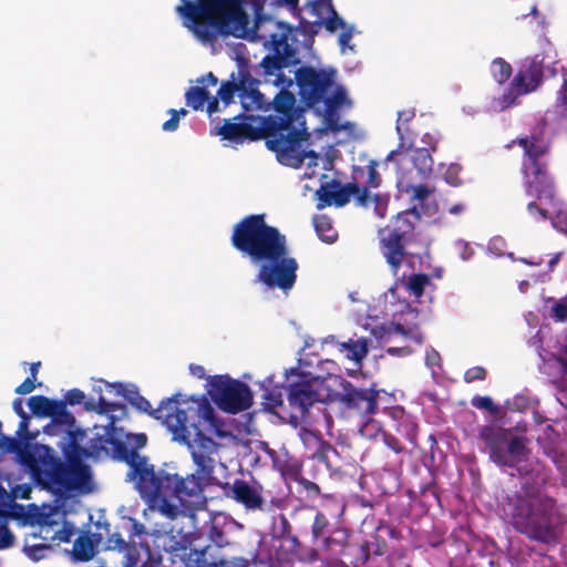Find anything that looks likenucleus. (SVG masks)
Masks as SVG:
<instances>
[{
	"mask_svg": "<svg viewBox=\"0 0 567 567\" xmlns=\"http://www.w3.org/2000/svg\"><path fill=\"white\" fill-rule=\"evenodd\" d=\"M35 379L28 377L17 389L16 393L18 394H29L31 393L35 388Z\"/></svg>",
	"mask_w": 567,
	"mask_h": 567,
	"instance_id": "55",
	"label": "nucleus"
},
{
	"mask_svg": "<svg viewBox=\"0 0 567 567\" xmlns=\"http://www.w3.org/2000/svg\"><path fill=\"white\" fill-rule=\"evenodd\" d=\"M189 371L194 377H196L198 379H202L205 377V369L202 365L190 364Z\"/></svg>",
	"mask_w": 567,
	"mask_h": 567,
	"instance_id": "64",
	"label": "nucleus"
},
{
	"mask_svg": "<svg viewBox=\"0 0 567 567\" xmlns=\"http://www.w3.org/2000/svg\"><path fill=\"white\" fill-rule=\"evenodd\" d=\"M72 555L75 560H90L94 556L92 539L87 535L79 536L73 544Z\"/></svg>",
	"mask_w": 567,
	"mask_h": 567,
	"instance_id": "35",
	"label": "nucleus"
},
{
	"mask_svg": "<svg viewBox=\"0 0 567 567\" xmlns=\"http://www.w3.org/2000/svg\"><path fill=\"white\" fill-rule=\"evenodd\" d=\"M260 389L264 390V405L269 411H275L284 403L282 392L275 381V375L271 374L265 380L259 382Z\"/></svg>",
	"mask_w": 567,
	"mask_h": 567,
	"instance_id": "32",
	"label": "nucleus"
},
{
	"mask_svg": "<svg viewBox=\"0 0 567 567\" xmlns=\"http://www.w3.org/2000/svg\"><path fill=\"white\" fill-rule=\"evenodd\" d=\"M396 162L400 166H404L408 163L413 164V168L406 173H399L396 186L402 195H406L412 202L411 214L421 217V215L432 216L436 212V205L433 200V189L424 184L433 172V159L430 154V150L426 147H420L410 152H402L401 148L391 151L384 164L388 165L392 162Z\"/></svg>",
	"mask_w": 567,
	"mask_h": 567,
	"instance_id": "12",
	"label": "nucleus"
},
{
	"mask_svg": "<svg viewBox=\"0 0 567 567\" xmlns=\"http://www.w3.org/2000/svg\"><path fill=\"white\" fill-rule=\"evenodd\" d=\"M360 434L368 439H374L378 434L382 435L379 423L374 420H368L360 426Z\"/></svg>",
	"mask_w": 567,
	"mask_h": 567,
	"instance_id": "45",
	"label": "nucleus"
},
{
	"mask_svg": "<svg viewBox=\"0 0 567 567\" xmlns=\"http://www.w3.org/2000/svg\"><path fill=\"white\" fill-rule=\"evenodd\" d=\"M323 343H336L338 351L348 360L353 362L355 370H360L363 359L369 351L368 340L365 338H358L355 340L349 339L348 341H336L334 336H329L323 339Z\"/></svg>",
	"mask_w": 567,
	"mask_h": 567,
	"instance_id": "24",
	"label": "nucleus"
},
{
	"mask_svg": "<svg viewBox=\"0 0 567 567\" xmlns=\"http://www.w3.org/2000/svg\"><path fill=\"white\" fill-rule=\"evenodd\" d=\"M258 85L259 81L251 76L244 61H239L237 72H233L229 79L221 83L217 95L226 106L233 103L237 95L245 111H268L270 103L265 100Z\"/></svg>",
	"mask_w": 567,
	"mask_h": 567,
	"instance_id": "15",
	"label": "nucleus"
},
{
	"mask_svg": "<svg viewBox=\"0 0 567 567\" xmlns=\"http://www.w3.org/2000/svg\"><path fill=\"white\" fill-rule=\"evenodd\" d=\"M249 117L250 116H245L241 118L240 116H236L234 118L235 122L226 121L219 128L218 134L223 138L234 141L236 143H241L247 137H254L249 134L248 128L251 126V123L257 122L249 120Z\"/></svg>",
	"mask_w": 567,
	"mask_h": 567,
	"instance_id": "28",
	"label": "nucleus"
},
{
	"mask_svg": "<svg viewBox=\"0 0 567 567\" xmlns=\"http://www.w3.org/2000/svg\"><path fill=\"white\" fill-rule=\"evenodd\" d=\"M302 359L299 365L285 370L286 380L295 379L289 384V405L300 415L316 402H339L348 411L364 416L377 408L375 393L370 390L355 389L338 374H315L305 369Z\"/></svg>",
	"mask_w": 567,
	"mask_h": 567,
	"instance_id": "6",
	"label": "nucleus"
},
{
	"mask_svg": "<svg viewBox=\"0 0 567 567\" xmlns=\"http://www.w3.org/2000/svg\"><path fill=\"white\" fill-rule=\"evenodd\" d=\"M208 393L216 405L228 413H238L250 408L252 393L250 388L227 375H215L208 380Z\"/></svg>",
	"mask_w": 567,
	"mask_h": 567,
	"instance_id": "16",
	"label": "nucleus"
},
{
	"mask_svg": "<svg viewBox=\"0 0 567 567\" xmlns=\"http://www.w3.org/2000/svg\"><path fill=\"white\" fill-rule=\"evenodd\" d=\"M382 437H383L385 445L389 449L393 450L396 453H399L401 451L400 443L395 437H393L391 435H386L385 433H382Z\"/></svg>",
	"mask_w": 567,
	"mask_h": 567,
	"instance_id": "61",
	"label": "nucleus"
},
{
	"mask_svg": "<svg viewBox=\"0 0 567 567\" xmlns=\"http://www.w3.org/2000/svg\"><path fill=\"white\" fill-rule=\"evenodd\" d=\"M51 449L44 445H34L20 453L21 463L28 467L32 475H38L42 466L48 464Z\"/></svg>",
	"mask_w": 567,
	"mask_h": 567,
	"instance_id": "27",
	"label": "nucleus"
},
{
	"mask_svg": "<svg viewBox=\"0 0 567 567\" xmlns=\"http://www.w3.org/2000/svg\"><path fill=\"white\" fill-rule=\"evenodd\" d=\"M408 217L406 212L398 213L391 228L380 231L381 252L399 284V289L413 298V301H419L431 280L424 274H410L414 257L405 252L403 246L404 237L413 229Z\"/></svg>",
	"mask_w": 567,
	"mask_h": 567,
	"instance_id": "11",
	"label": "nucleus"
},
{
	"mask_svg": "<svg viewBox=\"0 0 567 567\" xmlns=\"http://www.w3.org/2000/svg\"><path fill=\"white\" fill-rule=\"evenodd\" d=\"M14 543V536L8 528V516L0 511V549H7Z\"/></svg>",
	"mask_w": 567,
	"mask_h": 567,
	"instance_id": "42",
	"label": "nucleus"
},
{
	"mask_svg": "<svg viewBox=\"0 0 567 567\" xmlns=\"http://www.w3.org/2000/svg\"><path fill=\"white\" fill-rule=\"evenodd\" d=\"M299 437L305 447L308 449L312 454H316L320 450L321 439L316 432L308 429H301L299 432Z\"/></svg>",
	"mask_w": 567,
	"mask_h": 567,
	"instance_id": "40",
	"label": "nucleus"
},
{
	"mask_svg": "<svg viewBox=\"0 0 567 567\" xmlns=\"http://www.w3.org/2000/svg\"><path fill=\"white\" fill-rule=\"evenodd\" d=\"M110 548L117 549L123 553V566L124 567H153L147 565L144 559H148L151 550L147 544L135 542L126 543L120 534H113L109 537Z\"/></svg>",
	"mask_w": 567,
	"mask_h": 567,
	"instance_id": "22",
	"label": "nucleus"
},
{
	"mask_svg": "<svg viewBox=\"0 0 567 567\" xmlns=\"http://www.w3.org/2000/svg\"><path fill=\"white\" fill-rule=\"evenodd\" d=\"M550 317L558 322L567 320V293L558 299L550 298Z\"/></svg>",
	"mask_w": 567,
	"mask_h": 567,
	"instance_id": "39",
	"label": "nucleus"
},
{
	"mask_svg": "<svg viewBox=\"0 0 567 567\" xmlns=\"http://www.w3.org/2000/svg\"><path fill=\"white\" fill-rule=\"evenodd\" d=\"M28 405L33 414L52 417V422L44 427V433L48 435L69 436L70 431H81L75 427L74 416L66 412L63 405L45 396H31Z\"/></svg>",
	"mask_w": 567,
	"mask_h": 567,
	"instance_id": "17",
	"label": "nucleus"
},
{
	"mask_svg": "<svg viewBox=\"0 0 567 567\" xmlns=\"http://www.w3.org/2000/svg\"><path fill=\"white\" fill-rule=\"evenodd\" d=\"M296 81L299 93L308 105L324 102L328 128L339 130L332 123V114L349 101L344 87L336 83V71L333 69L301 68L296 73Z\"/></svg>",
	"mask_w": 567,
	"mask_h": 567,
	"instance_id": "14",
	"label": "nucleus"
},
{
	"mask_svg": "<svg viewBox=\"0 0 567 567\" xmlns=\"http://www.w3.org/2000/svg\"><path fill=\"white\" fill-rule=\"evenodd\" d=\"M49 549L45 544L25 545L24 551L32 560H40L44 557V551Z\"/></svg>",
	"mask_w": 567,
	"mask_h": 567,
	"instance_id": "47",
	"label": "nucleus"
},
{
	"mask_svg": "<svg viewBox=\"0 0 567 567\" xmlns=\"http://www.w3.org/2000/svg\"><path fill=\"white\" fill-rule=\"evenodd\" d=\"M465 210H466V206H465V204H463V203H456V204L452 205V206L447 209V212H449L451 215H455V216L463 214Z\"/></svg>",
	"mask_w": 567,
	"mask_h": 567,
	"instance_id": "63",
	"label": "nucleus"
},
{
	"mask_svg": "<svg viewBox=\"0 0 567 567\" xmlns=\"http://www.w3.org/2000/svg\"><path fill=\"white\" fill-rule=\"evenodd\" d=\"M127 415V413L125 414ZM126 416H124L122 420H118L114 423V426L116 427L117 432L121 433V440L117 442H110L107 445H121L122 443H128L130 445H133L135 447H143L146 444V435L141 434H128L125 433L123 427L118 426L117 423L122 422Z\"/></svg>",
	"mask_w": 567,
	"mask_h": 567,
	"instance_id": "37",
	"label": "nucleus"
},
{
	"mask_svg": "<svg viewBox=\"0 0 567 567\" xmlns=\"http://www.w3.org/2000/svg\"><path fill=\"white\" fill-rule=\"evenodd\" d=\"M328 526V519L327 517L321 514V513H317L316 517H315V522H313V525H312V535L315 538H319L323 535V532L326 529V527Z\"/></svg>",
	"mask_w": 567,
	"mask_h": 567,
	"instance_id": "50",
	"label": "nucleus"
},
{
	"mask_svg": "<svg viewBox=\"0 0 567 567\" xmlns=\"http://www.w3.org/2000/svg\"><path fill=\"white\" fill-rule=\"evenodd\" d=\"M122 528L127 533L132 540L135 537L140 538L146 534L145 526L133 517H123Z\"/></svg>",
	"mask_w": 567,
	"mask_h": 567,
	"instance_id": "41",
	"label": "nucleus"
},
{
	"mask_svg": "<svg viewBox=\"0 0 567 567\" xmlns=\"http://www.w3.org/2000/svg\"><path fill=\"white\" fill-rule=\"evenodd\" d=\"M440 362V354L434 349H430L426 351L425 355V363L429 368L433 369L434 367L439 365Z\"/></svg>",
	"mask_w": 567,
	"mask_h": 567,
	"instance_id": "60",
	"label": "nucleus"
},
{
	"mask_svg": "<svg viewBox=\"0 0 567 567\" xmlns=\"http://www.w3.org/2000/svg\"><path fill=\"white\" fill-rule=\"evenodd\" d=\"M103 388H105L106 390H114L116 394L126 398L137 410L150 413L156 420H159V417L155 415V412L159 410L163 405H165L167 402L179 404L187 400L182 399V395L177 394L174 395L173 398L163 400L157 409L152 410L151 403L145 398L138 394L136 388L133 384L109 383L101 381L97 385H94L93 389L95 392L101 393L103 391ZM161 421L164 422V419H161ZM163 424L165 425V423Z\"/></svg>",
	"mask_w": 567,
	"mask_h": 567,
	"instance_id": "20",
	"label": "nucleus"
},
{
	"mask_svg": "<svg viewBox=\"0 0 567 567\" xmlns=\"http://www.w3.org/2000/svg\"><path fill=\"white\" fill-rule=\"evenodd\" d=\"M415 113L413 110H404L398 113L396 121V133L400 138V147L403 148L406 143H410L409 130L405 127L413 117Z\"/></svg>",
	"mask_w": 567,
	"mask_h": 567,
	"instance_id": "36",
	"label": "nucleus"
},
{
	"mask_svg": "<svg viewBox=\"0 0 567 567\" xmlns=\"http://www.w3.org/2000/svg\"><path fill=\"white\" fill-rule=\"evenodd\" d=\"M156 542L159 547H163L165 551L175 553L182 549H186L188 537L182 530H178L176 535L171 532H163L156 535Z\"/></svg>",
	"mask_w": 567,
	"mask_h": 567,
	"instance_id": "33",
	"label": "nucleus"
},
{
	"mask_svg": "<svg viewBox=\"0 0 567 567\" xmlns=\"http://www.w3.org/2000/svg\"><path fill=\"white\" fill-rule=\"evenodd\" d=\"M516 143L524 152L523 174L527 193L538 199V203L527 205L529 215L536 220L550 219L554 228L567 234V205L555 199L551 181L545 169L548 143L538 135L519 138Z\"/></svg>",
	"mask_w": 567,
	"mask_h": 567,
	"instance_id": "8",
	"label": "nucleus"
},
{
	"mask_svg": "<svg viewBox=\"0 0 567 567\" xmlns=\"http://www.w3.org/2000/svg\"><path fill=\"white\" fill-rule=\"evenodd\" d=\"M457 173H458L457 165L450 166L445 174L446 182L453 186L458 185L461 181L457 178Z\"/></svg>",
	"mask_w": 567,
	"mask_h": 567,
	"instance_id": "59",
	"label": "nucleus"
},
{
	"mask_svg": "<svg viewBox=\"0 0 567 567\" xmlns=\"http://www.w3.org/2000/svg\"><path fill=\"white\" fill-rule=\"evenodd\" d=\"M276 4L287 8L292 14H299V0H276Z\"/></svg>",
	"mask_w": 567,
	"mask_h": 567,
	"instance_id": "58",
	"label": "nucleus"
},
{
	"mask_svg": "<svg viewBox=\"0 0 567 567\" xmlns=\"http://www.w3.org/2000/svg\"><path fill=\"white\" fill-rule=\"evenodd\" d=\"M268 455L270 456L274 467L280 472H285L287 468V460L288 454L285 451L276 452L274 450H267Z\"/></svg>",
	"mask_w": 567,
	"mask_h": 567,
	"instance_id": "44",
	"label": "nucleus"
},
{
	"mask_svg": "<svg viewBox=\"0 0 567 567\" xmlns=\"http://www.w3.org/2000/svg\"><path fill=\"white\" fill-rule=\"evenodd\" d=\"M228 495L247 509H259L264 503L262 487L257 482L235 480Z\"/></svg>",
	"mask_w": 567,
	"mask_h": 567,
	"instance_id": "23",
	"label": "nucleus"
},
{
	"mask_svg": "<svg viewBox=\"0 0 567 567\" xmlns=\"http://www.w3.org/2000/svg\"><path fill=\"white\" fill-rule=\"evenodd\" d=\"M454 247L458 254V256L461 257V259L463 260H470L473 255H474V251H473V248L470 246V244L463 239H457L455 243H454Z\"/></svg>",
	"mask_w": 567,
	"mask_h": 567,
	"instance_id": "49",
	"label": "nucleus"
},
{
	"mask_svg": "<svg viewBox=\"0 0 567 567\" xmlns=\"http://www.w3.org/2000/svg\"><path fill=\"white\" fill-rule=\"evenodd\" d=\"M85 409L95 414V423L91 431L92 436L84 442L86 431H70L69 436H62L58 445L68 460V465L59 472V480L66 489L89 493L92 491V473L87 465H83L82 458H99L107 454V443L121 440L114 423L126 414L123 404L110 403L103 396L97 401L85 402Z\"/></svg>",
	"mask_w": 567,
	"mask_h": 567,
	"instance_id": "4",
	"label": "nucleus"
},
{
	"mask_svg": "<svg viewBox=\"0 0 567 567\" xmlns=\"http://www.w3.org/2000/svg\"><path fill=\"white\" fill-rule=\"evenodd\" d=\"M33 519L44 540L68 543L74 535V525L65 520V512L58 504L42 505Z\"/></svg>",
	"mask_w": 567,
	"mask_h": 567,
	"instance_id": "18",
	"label": "nucleus"
},
{
	"mask_svg": "<svg viewBox=\"0 0 567 567\" xmlns=\"http://www.w3.org/2000/svg\"><path fill=\"white\" fill-rule=\"evenodd\" d=\"M177 12L184 25L202 42H210L219 34L244 37L249 19L241 0H181Z\"/></svg>",
	"mask_w": 567,
	"mask_h": 567,
	"instance_id": "9",
	"label": "nucleus"
},
{
	"mask_svg": "<svg viewBox=\"0 0 567 567\" xmlns=\"http://www.w3.org/2000/svg\"><path fill=\"white\" fill-rule=\"evenodd\" d=\"M327 30L329 32H336L340 30V34L338 37V44L340 47V52L343 55L349 53H354V45L351 44V40L354 34V25L348 24L342 18H334L327 22Z\"/></svg>",
	"mask_w": 567,
	"mask_h": 567,
	"instance_id": "30",
	"label": "nucleus"
},
{
	"mask_svg": "<svg viewBox=\"0 0 567 567\" xmlns=\"http://www.w3.org/2000/svg\"><path fill=\"white\" fill-rule=\"evenodd\" d=\"M281 89L272 104L276 114L267 117H249L257 122L261 134L266 136L267 147L276 153L277 159L286 166L298 168L305 159L317 165L316 152L309 148V133L303 112L296 109V97Z\"/></svg>",
	"mask_w": 567,
	"mask_h": 567,
	"instance_id": "7",
	"label": "nucleus"
},
{
	"mask_svg": "<svg viewBox=\"0 0 567 567\" xmlns=\"http://www.w3.org/2000/svg\"><path fill=\"white\" fill-rule=\"evenodd\" d=\"M538 355L544 363V369H554V372L546 371L548 374L567 373V340L564 343L558 342L555 350L548 351L538 349Z\"/></svg>",
	"mask_w": 567,
	"mask_h": 567,
	"instance_id": "25",
	"label": "nucleus"
},
{
	"mask_svg": "<svg viewBox=\"0 0 567 567\" xmlns=\"http://www.w3.org/2000/svg\"><path fill=\"white\" fill-rule=\"evenodd\" d=\"M386 352L391 355H408L410 353V350L406 346L389 347L386 349Z\"/></svg>",
	"mask_w": 567,
	"mask_h": 567,
	"instance_id": "62",
	"label": "nucleus"
},
{
	"mask_svg": "<svg viewBox=\"0 0 567 567\" xmlns=\"http://www.w3.org/2000/svg\"><path fill=\"white\" fill-rule=\"evenodd\" d=\"M471 403L474 408L478 410H486L493 415H497L499 413V408L495 405L489 396L476 395L472 399Z\"/></svg>",
	"mask_w": 567,
	"mask_h": 567,
	"instance_id": "43",
	"label": "nucleus"
},
{
	"mask_svg": "<svg viewBox=\"0 0 567 567\" xmlns=\"http://www.w3.org/2000/svg\"><path fill=\"white\" fill-rule=\"evenodd\" d=\"M84 393L79 389L70 390L65 395L66 401L72 405L80 404L84 400Z\"/></svg>",
	"mask_w": 567,
	"mask_h": 567,
	"instance_id": "57",
	"label": "nucleus"
},
{
	"mask_svg": "<svg viewBox=\"0 0 567 567\" xmlns=\"http://www.w3.org/2000/svg\"><path fill=\"white\" fill-rule=\"evenodd\" d=\"M528 404H529L528 399H526L523 395L516 396L512 401H507V406L511 410H517V411H523L524 409H526L528 406Z\"/></svg>",
	"mask_w": 567,
	"mask_h": 567,
	"instance_id": "54",
	"label": "nucleus"
},
{
	"mask_svg": "<svg viewBox=\"0 0 567 567\" xmlns=\"http://www.w3.org/2000/svg\"><path fill=\"white\" fill-rule=\"evenodd\" d=\"M124 460L130 467L127 481L134 482L135 488L151 509L171 519L186 515L189 506L202 504L204 487L210 485L195 473L183 477L155 471L147 458L136 451L125 452Z\"/></svg>",
	"mask_w": 567,
	"mask_h": 567,
	"instance_id": "5",
	"label": "nucleus"
},
{
	"mask_svg": "<svg viewBox=\"0 0 567 567\" xmlns=\"http://www.w3.org/2000/svg\"><path fill=\"white\" fill-rule=\"evenodd\" d=\"M486 375V371L482 367H474L468 369L464 374V380L466 382H473L475 380H484Z\"/></svg>",
	"mask_w": 567,
	"mask_h": 567,
	"instance_id": "52",
	"label": "nucleus"
},
{
	"mask_svg": "<svg viewBox=\"0 0 567 567\" xmlns=\"http://www.w3.org/2000/svg\"><path fill=\"white\" fill-rule=\"evenodd\" d=\"M31 494V486L28 484L17 485L11 491V497L16 498H29Z\"/></svg>",
	"mask_w": 567,
	"mask_h": 567,
	"instance_id": "53",
	"label": "nucleus"
},
{
	"mask_svg": "<svg viewBox=\"0 0 567 567\" xmlns=\"http://www.w3.org/2000/svg\"><path fill=\"white\" fill-rule=\"evenodd\" d=\"M12 408H13V411L20 416L22 417V421L20 423V429H24L27 426V420H28V416H27V413L24 412L23 410V403L20 399H17L13 401V404H12Z\"/></svg>",
	"mask_w": 567,
	"mask_h": 567,
	"instance_id": "56",
	"label": "nucleus"
},
{
	"mask_svg": "<svg viewBox=\"0 0 567 567\" xmlns=\"http://www.w3.org/2000/svg\"><path fill=\"white\" fill-rule=\"evenodd\" d=\"M378 163L375 161H370L368 165V184L371 187H378L380 185V176L377 172Z\"/></svg>",
	"mask_w": 567,
	"mask_h": 567,
	"instance_id": "51",
	"label": "nucleus"
},
{
	"mask_svg": "<svg viewBox=\"0 0 567 567\" xmlns=\"http://www.w3.org/2000/svg\"><path fill=\"white\" fill-rule=\"evenodd\" d=\"M290 32L286 23L272 19L258 18L256 22V37L262 41L265 48L282 59L293 55V49L288 43Z\"/></svg>",
	"mask_w": 567,
	"mask_h": 567,
	"instance_id": "19",
	"label": "nucleus"
},
{
	"mask_svg": "<svg viewBox=\"0 0 567 567\" xmlns=\"http://www.w3.org/2000/svg\"><path fill=\"white\" fill-rule=\"evenodd\" d=\"M303 11L315 18L316 24H322L327 29V22L340 18L332 6V0H309Z\"/></svg>",
	"mask_w": 567,
	"mask_h": 567,
	"instance_id": "29",
	"label": "nucleus"
},
{
	"mask_svg": "<svg viewBox=\"0 0 567 567\" xmlns=\"http://www.w3.org/2000/svg\"><path fill=\"white\" fill-rule=\"evenodd\" d=\"M317 156V165L312 163V166L309 168V159L307 161V167L302 175L303 178L312 179L315 177H319L320 187L317 189L316 195L318 199L317 207L319 209L324 208L326 206L334 205L337 207H342L349 203L350 196L355 195L357 204L365 207L373 208L375 216L383 218L386 213L389 196L385 194H372L367 187H359L354 184H349L347 187L341 188L340 184L336 181L328 182V176L326 173L317 172L319 167V163H321V169L328 171L331 166V161L321 157L316 153Z\"/></svg>",
	"mask_w": 567,
	"mask_h": 567,
	"instance_id": "13",
	"label": "nucleus"
},
{
	"mask_svg": "<svg viewBox=\"0 0 567 567\" xmlns=\"http://www.w3.org/2000/svg\"><path fill=\"white\" fill-rule=\"evenodd\" d=\"M281 60L282 58L277 56H265L261 62L260 66L264 70V74L267 78L266 81L272 83L275 86L280 89H289L293 85V80L290 78H287L281 69Z\"/></svg>",
	"mask_w": 567,
	"mask_h": 567,
	"instance_id": "26",
	"label": "nucleus"
},
{
	"mask_svg": "<svg viewBox=\"0 0 567 567\" xmlns=\"http://www.w3.org/2000/svg\"><path fill=\"white\" fill-rule=\"evenodd\" d=\"M480 439L492 462L511 475L517 472L523 477L525 496L508 498L503 507L515 529L536 542L556 543L559 529L550 514L554 504L550 498L540 495V487L549 476L545 466L528 454L522 437L512 436L508 430L501 426H483Z\"/></svg>",
	"mask_w": 567,
	"mask_h": 567,
	"instance_id": "1",
	"label": "nucleus"
},
{
	"mask_svg": "<svg viewBox=\"0 0 567 567\" xmlns=\"http://www.w3.org/2000/svg\"><path fill=\"white\" fill-rule=\"evenodd\" d=\"M491 73L497 83L503 84L509 79L512 66L505 60L497 58L491 64Z\"/></svg>",
	"mask_w": 567,
	"mask_h": 567,
	"instance_id": "38",
	"label": "nucleus"
},
{
	"mask_svg": "<svg viewBox=\"0 0 567 567\" xmlns=\"http://www.w3.org/2000/svg\"><path fill=\"white\" fill-rule=\"evenodd\" d=\"M544 58L536 54L524 60L517 75L511 84V91L515 95H523L536 90L543 78Z\"/></svg>",
	"mask_w": 567,
	"mask_h": 567,
	"instance_id": "21",
	"label": "nucleus"
},
{
	"mask_svg": "<svg viewBox=\"0 0 567 567\" xmlns=\"http://www.w3.org/2000/svg\"><path fill=\"white\" fill-rule=\"evenodd\" d=\"M231 244L258 267L257 282L284 291L295 286L297 260L289 255L286 237L266 224L265 215H250L236 224Z\"/></svg>",
	"mask_w": 567,
	"mask_h": 567,
	"instance_id": "3",
	"label": "nucleus"
},
{
	"mask_svg": "<svg viewBox=\"0 0 567 567\" xmlns=\"http://www.w3.org/2000/svg\"><path fill=\"white\" fill-rule=\"evenodd\" d=\"M155 415L164 419L174 441L187 445L196 467L194 473L202 481L212 484L216 468H226L219 455L220 444L214 439L234 437L215 419L208 400L204 396H190L179 404L167 402Z\"/></svg>",
	"mask_w": 567,
	"mask_h": 567,
	"instance_id": "2",
	"label": "nucleus"
},
{
	"mask_svg": "<svg viewBox=\"0 0 567 567\" xmlns=\"http://www.w3.org/2000/svg\"><path fill=\"white\" fill-rule=\"evenodd\" d=\"M506 248V241L502 237H493L487 246V250L489 254L501 257L504 255V249Z\"/></svg>",
	"mask_w": 567,
	"mask_h": 567,
	"instance_id": "48",
	"label": "nucleus"
},
{
	"mask_svg": "<svg viewBox=\"0 0 567 567\" xmlns=\"http://www.w3.org/2000/svg\"><path fill=\"white\" fill-rule=\"evenodd\" d=\"M186 104L194 110H202L205 104H207V112L209 115L218 111V100L217 97L208 99V92L198 86L190 87L186 94Z\"/></svg>",
	"mask_w": 567,
	"mask_h": 567,
	"instance_id": "31",
	"label": "nucleus"
},
{
	"mask_svg": "<svg viewBox=\"0 0 567 567\" xmlns=\"http://www.w3.org/2000/svg\"><path fill=\"white\" fill-rule=\"evenodd\" d=\"M171 118L163 123L162 128L165 132H174L178 127L179 116L186 115L187 111L185 109H181L179 111L169 110Z\"/></svg>",
	"mask_w": 567,
	"mask_h": 567,
	"instance_id": "46",
	"label": "nucleus"
},
{
	"mask_svg": "<svg viewBox=\"0 0 567 567\" xmlns=\"http://www.w3.org/2000/svg\"><path fill=\"white\" fill-rule=\"evenodd\" d=\"M313 225L318 237L327 244H332L338 238V233L333 228L330 218L324 215H318L313 218Z\"/></svg>",
	"mask_w": 567,
	"mask_h": 567,
	"instance_id": "34",
	"label": "nucleus"
},
{
	"mask_svg": "<svg viewBox=\"0 0 567 567\" xmlns=\"http://www.w3.org/2000/svg\"><path fill=\"white\" fill-rule=\"evenodd\" d=\"M417 312L395 282L374 299L364 329L370 330L378 342L400 343L412 340L422 342V336L412 321Z\"/></svg>",
	"mask_w": 567,
	"mask_h": 567,
	"instance_id": "10",
	"label": "nucleus"
}]
</instances>
